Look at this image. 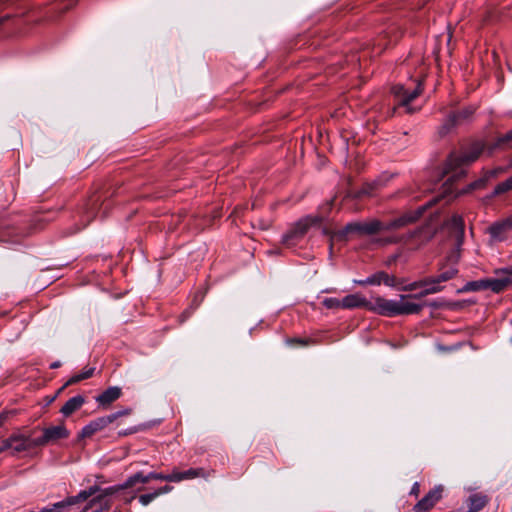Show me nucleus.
I'll use <instances>...</instances> for the list:
<instances>
[{
  "mask_svg": "<svg viewBox=\"0 0 512 512\" xmlns=\"http://www.w3.org/2000/svg\"><path fill=\"white\" fill-rule=\"evenodd\" d=\"M7 443L8 450H11L12 454L28 451L30 449L38 447L36 438H31L30 434H24L20 431L12 433L8 438L4 439Z\"/></svg>",
  "mask_w": 512,
  "mask_h": 512,
  "instance_id": "5",
  "label": "nucleus"
},
{
  "mask_svg": "<svg viewBox=\"0 0 512 512\" xmlns=\"http://www.w3.org/2000/svg\"><path fill=\"white\" fill-rule=\"evenodd\" d=\"M65 508H67V507L65 506L64 501H60V502L54 503L52 505V507H49L48 511L49 512H62L63 509H65Z\"/></svg>",
  "mask_w": 512,
  "mask_h": 512,
  "instance_id": "33",
  "label": "nucleus"
},
{
  "mask_svg": "<svg viewBox=\"0 0 512 512\" xmlns=\"http://www.w3.org/2000/svg\"><path fill=\"white\" fill-rule=\"evenodd\" d=\"M494 150L493 145L487 147L481 140H472L463 147V156L459 160H477L481 156L490 157ZM447 160H457L450 154Z\"/></svg>",
  "mask_w": 512,
  "mask_h": 512,
  "instance_id": "6",
  "label": "nucleus"
},
{
  "mask_svg": "<svg viewBox=\"0 0 512 512\" xmlns=\"http://www.w3.org/2000/svg\"><path fill=\"white\" fill-rule=\"evenodd\" d=\"M376 242L381 245H387V244L396 242V239L395 238L378 239V240H376Z\"/></svg>",
  "mask_w": 512,
  "mask_h": 512,
  "instance_id": "40",
  "label": "nucleus"
},
{
  "mask_svg": "<svg viewBox=\"0 0 512 512\" xmlns=\"http://www.w3.org/2000/svg\"><path fill=\"white\" fill-rule=\"evenodd\" d=\"M63 501H64L66 507H69V506H72V505H75V504L79 503L78 499H77V495L76 496L67 497Z\"/></svg>",
  "mask_w": 512,
  "mask_h": 512,
  "instance_id": "37",
  "label": "nucleus"
},
{
  "mask_svg": "<svg viewBox=\"0 0 512 512\" xmlns=\"http://www.w3.org/2000/svg\"><path fill=\"white\" fill-rule=\"evenodd\" d=\"M359 284H370V285H380L384 283L387 286L395 285V277L388 275L385 272H378L370 277H368L364 281H359Z\"/></svg>",
  "mask_w": 512,
  "mask_h": 512,
  "instance_id": "16",
  "label": "nucleus"
},
{
  "mask_svg": "<svg viewBox=\"0 0 512 512\" xmlns=\"http://www.w3.org/2000/svg\"><path fill=\"white\" fill-rule=\"evenodd\" d=\"M131 409L130 408H125V409H122V410H119L115 413H112L109 416V418L111 419V422L113 423L114 421H116L117 419L121 418V417H124V416H128L131 414Z\"/></svg>",
  "mask_w": 512,
  "mask_h": 512,
  "instance_id": "30",
  "label": "nucleus"
},
{
  "mask_svg": "<svg viewBox=\"0 0 512 512\" xmlns=\"http://www.w3.org/2000/svg\"><path fill=\"white\" fill-rule=\"evenodd\" d=\"M111 423V419L108 415L96 418L82 428L79 436L81 438L91 437L95 433L105 429Z\"/></svg>",
  "mask_w": 512,
  "mask_h": 512,
  "instance_id": "9",
  "label": "nucleus"
},
{
  "mask_svg": "<svg viewBox=\"0 0 512 512\" xmlns=\"http://www.w3.org/2000/svg\"><path fill=\"white\" fill-rule=\"evenodd\" d=\"M85 403V399L81 395L74 396L70 398L61 408L60 412L64 416H70L72 413L77 411L82 407V405Z\"/></svg>",
  "mask_w": 512,
  "mask_h": 512,
  "instance_id": "17",
  "label": "nucleus"
},
{
  "mask_svg": "<svg viewBox=\"0 0 512 512\" xmlns=\"http://www.w3.org/2000/svg\"><path fill=\"white\" fill-rule=\"evenodd\" d=\"M6 450H8V448H7V443H5V440H3V441L1 442V444H0V453L4 452V451H6Z\"/></svg>",
  "mask_w": 512,
  "mask_h": 512,
  "instance_id": "43",
  "label": "nucleus"
},
{
  "mask_svg": "<svg viewBox=\"0 0 512 512\" xmlns=\"http://www.w3.org/2000/svg\"><path fill=\"white\" fill-rule=\"evenodd\" d=\"M341 304L343 309H354V308H366L369 310L370 301L366 300L359 293L350 294L341 299Z\"/></svg>",
  "mask_w": 512,
  "mask_h": 512,
  "instance_id": "13",
  "label": "nucleus"
},
{
  "mask_svg": "<svg viewBox=\"0 0 512 512\" xmlns=\"http://www.w3.org/2000/svg\"><path fill=\"white\" fill-rule=\"evenodd\" d=\"M322 303L328 309L342 308L341 299L338 298H325Z\"/></svg>",
  "mask_w": 512,
  "mask_h": 512,
  "instance_id": "27",
  "label": "nucleus"
},
{
  "mask_svg": "<svg viewBox=\"0 0 512 512\" xmlns=\"http://www.w3.org/2000/svg\"><path fill=\"white\" fill-rule=\"evenodd\" d=\"M99 508L97 510L106 511L111 508V500L109 498H104L101 502L98 503Z\"/></svg>",
  "mask_w": 512,
  "mask_h": 512,
  "instance_id": "34",
  "label": "nucleus"
},
{
  "mask_svg": "<svg viewBox=\"0 0 512 512\" xmlns=\"http://www.w3.org/2000/svg\"><path fill=\"white\" fill-rule=\"evenodd\" d=\"M458 124L459 123L456 121V119L453 117V115L450 114L439 128L438 132H439L440 136H442V137L446 136Z\"/></svg>",
  "mask_w": 512,
  "mask_h": 512,
  "instance_id": "22",
  "label": "nucleus"
},
{
  "mask_svg": "<svg viewBox=\"0 0 512 512\" xmlns=\"http://www.w3.org/2000/svg\"><path fill=\"white\" fill-rule=\"evenodd\" d=\"M103 499L100 494H97L96 496L92 497V499L89 500L87 505L84 507L82 512H87L89 509L93 508L94 506L98 505L99 502H101Z\"/></svg>",
  "mask_w": 512,
  "mask_h": 512,
  "instance_id": "31",
  "label": "nucleus"
},
{
  "mask_svg": "<svg viewBox=\"0 0 512 512\" xmlns=\"http://www.w3.org/2000/svg\"><path fill=\"white\" fill-rule=\"evenodd\" d=\"M491 290L495 293H500L504 291L501 276L498 275L497 278H487L480 279L472 282H468L465 285V290L467 291H481V290Z\"/></svg>",
  "mask_w": 512,
  "mask_h": 512,
  "instance_id": "8",
  "label": "nucleus"
},
{
  "mask_svg": "<svg viewBox=\"0 0 512 512\" xmlns=\"http://www.w3.org/2000/svg\"><path fill=\"white\" fill-rule=\"evenodd\" d=\"M512 142V129L507 133L500 135L497 137L495 142L493 143L494 149H503L510 145Z\"/></svg>",
  "mask_w": 512,
  "mask_h": 512,
  "instance_id": "20",
  "label": "nucleus"
},
{
  "mask_svg": "<svg viewBox=\"0 0 512 512\" xmlns=\"http://www.w3.org/2000/svg\"><path fill=\"white\" fill-rule=\"evenodd\" d=\"M512 189V176L499 183L495 188V194H501Z\"/></svg>",
  "mask_w": 512,
  "mask_h": 512,
  "instance_id": "24",
  "label": "nucleus"
},
{
  "mask_svg": "<svg viewBox=\"0 0 512 512\" xmlns=\"http://www.w3.org/2000/svg\"><path fill=\"white\" fill-rule=\"evenodd\" d=\"M88 498H90L88 496V493L86 490H82L80 491L78 494H77V499H78V502H81V501H85L87 500Z\"/></svg>",
  "mask_w": 512,
  "mask_h": 512,
  "instance_id": "39",
  "label": "nucleus"
},
{
  "mask_svg": "<svg viewBox=\"0 0 512 512\" xmlns=\"http://www.w3.org/2000/svg\"><path fill=\"white\" fill-rule=\"evenodd\" d=\"M475 108L472 106L466 107L458 112L451 113L456 121L460 124L463 121H467L474 114Z\"/></svg>",
  "mask_w": 512,
  "mask_h": 512,
  "instance_id": "21",
  "label": "nucleus"
},
{
  "mask_svg": "<svg viewBox=\"0 0 512 512\" xmlns=\"http://www.w3.org/2000/svg\"><path fill=\"white\" fill-rule=\"evenodd\" d=\"M294 341H295V342H297V343H300V344H302V345H304V344H305V342H304V341H302V340H294Z\"/></svg>",
  "mask_w": 512,
  "mask_h": 512,
  "instance_id": "50",
  "label": "nucleus"
},
{
  "mask_svg": "<svg viewBox=\"0 0 512 512\" xmlns=\"http://www.w3.org/2000/svg\"><path fill=\"white\" fill-rule=\"evenodd\" d=\"M157 498V494L156 492H152V493H148V494H143V495H140L139 496V502L143 505V506H147L148 504H150L153 500H155Z\"/></svg>",
  "mask_w": 512,
  "mask_h": 512,
  "instance_id": "29",
  "label": "nucleus"
},
{
  "mask_svg": "<svg viewBox=\"0 0 512 512\" xmlns=\"http://www.w3.org/2000/svg\"><path fill=\"white\" fill-rule=\"evenodd\" d=\"M94 370L95 369L92 368V367L91 368H85L80 374H81L82 378L85 380V379L90 378L93 375Z\"/></svg>",
  "mask_w": 512,
  "mask_h": 512,
  "instance_id": "38",
  "label": "nucleus"
},
{
  "mask_svg": "<svg viewBox=\"0 0 512 512\" xmlns=\"http://www.w3.org/2000/svg\"><path fill=\"white\" fill-rule=\"evenodd\" d=\"M446 227L455 237L457 245L460 246L464 238V222L460 215H453L447 222Z\"/></svg>",
  "mask_w": 512,
  "mask_h": 512,
  "instance_id": "11",
  "label": "nucleus"
},
{
  "mask_svg": "<svg viewBox=\"0 0 512 512\" xmlns=\"http://www.w3.org/2000/svg\"><path fill=\"white\" fill-rule=\"evenodd\" d=\"M202 476H204V470L202 468H190L183 472L173 470L171 473V482H181Z\"/></svg>",
  "mask_w": 512,
  "mask_h": 512,
  "instance_id": "15",
  "label": "nucleus"
},
{
  "mask_svg": "<svg viewBox=\"0 0 512 512\" xmlns=\"http://www.w3.org/2000/svg\"><path fill=\"white\" fill-rule=\"evenodd\" d=\"M422 286H429V287L426 288L424 291H422L419 295H414L415 296L414 298L422 297V296H425L428 294H434L441 290V288L438 286V284H427V283H425V280L423 281Z\"/></svg>",
  "mask_w": 512,
  "mask_h": 512,
  "instance_id": "25",
  "label": "nucleus"
},
{
  "mask_svg": "<svg viewBox=\"0 0 512 512\" xmlns=\"http://www.w3.org/2000/svg\"><path fill=\"white\" fill-rule=\"evenodd\" d=\"M121 490H124V488H122V484L108 487L105 489H101V493H99V494L101 495L102 499H104V498H109L111 495H113Z\"/></svg>",
  "mask_w": 512,
  "mask_h": 512,
  "instance_id": "26",
  "label": "nucleus"
},
{
  "mask_svg": "<svg viewBox=\"0 0 512 512\" xmlns=\"http://www.w3.org/2000/svg\"><path fill=\"white\" fill-rule=\"evenodd\" d=\"M512 230V222L508 217L501 219L495 223H493L489 227V233L495 239L502 240L504 236Z\"/></svg>",
  "mask_w": 512,
  "mask_h": 512,
  "instance_id": "12",
  "label": "nucleus"
},
{
  "mask_svg": "<svg viewBox=\"0 0 512 512\" xmlns=\"http://www.w3.org/2000/svg\"><path fill=\"white\" fill-rule=\"evenodd\" d=\"M137 483H147L146 475H143L142 472H138L130 477L122 484V488L128 489L136 485Z\"/></svg>",
  "mask_w": 512,
  "mask_h": 512,
  "instance_id": "19",
  "label": "nucleus"
},
{
  "mask_svg": "<svg viewBox=\"0 0 512 512\" xmlns=\"http://www.w3.org/2000/svg\"><path fill=\"white\" fill-rule=\"evenodd\" d=\"M419 231H416L414 232L413 234H411V237H414L416 233H418Z\"/></svg>",
  "mask_w": 512,
  "mask_h": 512,
  "instance_id": "51",
  "label": "nucleus"
},
{
  "mask_svg": "<svg viewBox=\"0 0 512 512\" xmlns=\"http://www.w3.org/2000/svg\"><path fill=\"white\" fill-rule=\"evenodd\" d=\"M84 380L81 376V374H76L74 376H72L66 383L65 385L61 388V390H63L64 388H66L67 386H70V385H73V384H76L80 381Z\"/></svg>",
  "mask_w": 512,
  "mask_h": 512,
  "instance_id": "32",
  "label": "nucleus"
},
{
  "mask_svg": "<svg viewBox=\"0 0 512 512\" xmlns=\"http://www.w3.org/2000/svg\"><path fill=\"white\" fill-rule=\"evenodd\" d=\"M146 478H147V483L150 481V480H163V481H168V482H171V474H162V473H157V472H150L149 474L146 475Z\"/></svg>",
  "mask_w": 512,
  "mask_h": 512,
  "instance_id": "28",
  "label": "nucleus"
},
{
  "mask_svg": "<svg viewBox=\"0 0 512 512\" xmlns=\"http://www.w3.org/2000/svg\"><path fill=\"white\" fill-rule=\"evenodd\" d=\"M457 273V269L454 267H449L448 269L442 271L439 275L435 277H431L425 280V283L427 284H439L441 282H446L452 278Z\"/></svg>",
  "mask_w": 512,
  "mask_h": 512,
  "instance_id": "18",
  "label": "nucleus"
},
{
  "mask_svg": "<svg viewBox=\"0 0 512 512\" xmlns=\"http://www.w3.org/2000/svg\"><path fill=\"white\" fill-rule=\"evenodd\" d=\"M9 18V15L0 18V25Z\"/></svg>",
  "mask_w": 512,
  "mask_h": 512,
  "instance_id": "47",
  "label": "nucleus"
},
{
  "mask_svg": "<svg viewBox=\"0 0 512 512\" xmlns=\"http://www.w3.org/2000/svg\"><path fill=\"white\" fill-rule=\"evenodd\" d=\"M93 512H100V510H95V511H93Z\"/></svg>",
  "mask_w": 512,
  "mask_h": 512,
  "instance_id": "53",
  "label": "nucleus"
},
{
  "mask_svg": "<svg viewBox=\"0 0 512 512\" xmlns=\"http://www.w3.org/2000/svg\"><path fill=\"white\" fill-rule=\"evenodd\" d=\"M70 435V432L66 429L63 424L46 427L43 429V434L41 437L36 438V442L38 447L46 446L48 444L56 443L61 439H66Z\"/></svg>",
  "mask_w": 512,
  "mask_h": 512,
  "instance_id": "7",
  "label": "nucleus"
},
{
  "mask_svg": "<svg viewBox=\"0 0 512 512\" xmlns=\"http://www.w3.org/2000/svg\"><path fill=\"white\" fill-rule=\"evenodd\" d=\"M5 419H6V416L3 414H0V427L3 425Z\"/></svg>",
  "mask_w": 512,
  "mask_h": 512,
  "instance_id": "46",
  "label": "nucleus"
},
{
  "mask_svg": "<svg viewBox=\"0 0 512 512\" xmlns=\"http://www.w3.org/2000/svg\"><path fill=\"white\" fill-rule=\"evenodd\" d=\"M443 487L437 486L432 489L423 499H421L417 505L416 509L421 512L428 511L431 509L437 501H439L442 497Z\"/></svg>",
  "mask_w": 512,
  "mask_h": 512,
  "instance_id": "10",
  "label": "nucleus"
},
{
  "mask_svg": "<svg viewBox=\"0 0 512 512\" xmlns=\"http://www.w3.org/2000/svg\"><path fill=\"white\" fill-rule=\"evenodd\" d=\"M372 186L368 185L367 187H364L358 194V196L361 195H370Z\"/></svg>",
  "mask_w": 512,
  "mask_h": 512,
  "instance_id": "42",
  "label": "nucleus"
},
{
  "mask_svg": "<svg viewBox=\"0 0 512 512\" xmlns=\"http://www.w3.org/2000/svg\"><path fill=\"white\" fill-rule=\"evenodd\" d=\"M418 490H419V486H418V483H415L413 488H412V493H415L417 494L418 493Z\"/></svg>",
  "mask_w": 512,
  "mask_h": 512,
  "instance_id": "45",
  "label": "nucleus"
},
{
  "mask_svg": "<svg viewBox=\"0 0 512 512\" xmlns=\"http://www.w3.org/2000/svg\"><path fill=\"white\" fill-rule=\"evenodd\" d=\"M423 91V84L417 80L414 88L407 87L403 84L394 85L391 89L392 94L397 99L398 103L392 110L390 115H394L396 108L404 107L407 113H413L414 109L410 107V103L416 99Z\"/></svg>",
  "mask_w": 512,
  "mask_h": 512,
  "instance_id": "3",
  "label": "nucleus"
},
{
  "mask_svg": "<svg viewBox=\"0 0 512 512\" xmlns=\"http://www.w3.org/2000/svg\"><path fill=\"white\" fill-rule=\"evenodd\" d=\"M89 497H94L97 494L101 493V488L99 486H91L88 489H86Z\"/></svg>",
  "mask_w": 512,
  "mask_h": 512,
  "instance_id": "35",
  "label": "nucleus"
},
{
  "mask_svg": "<svg viewBox=\"0 0 512 512\" xmlns=\"http://www.w3.org/2000/svg\"><path fill=\"white\" fill-rule=\"evenodd\" d=\"M412 297V295H400L398 300L375 297L370 301L369 311L386 317L417 314L422 310V305L410 301Z\"/></svg>",
  "mask_w": 512,
  "mask_h": 512,
  "instance_id": "2",
  "label": "nucleus"
},
{
  "mask_svg": "<svg viewBox=\"0 0 512 512\" xmlns=\"http://www.w3.org/2000/svg\"><path fill=\"white\" fill-rule=\"evenodd\" d=\"M173 489L172 486H169V485H165L159 489H157L155 492L157 494V497H159L160 495H163V494H166V493H169L171 492Z\"/></svg>",
  "mask_w": 512,
  "mask_h": 512,
  "instance_id": "36",
  "label": "nucleus"
},
{
  "mask_svg": "<svg viewBox=\"0 0 512 512\" xmlns=\"http://www.w3.org/2000/svg\"><path fill=\"white\" fill-rule=\"evenodd\" d=\"M496 274L501 276L504 290L512 286V268L497 270Z\"/></svg>",
  "mask_w": 512,
  "mask_h": 512,
  "instance_id": "23",
  "label": "nucleus"
},
{
  "mask_svg": "<svg viewBox=\"0 0 512 512\" xmlns=\"http://www.w3.org/2000/svg\"><path fill=\"white\" fill-rule=\"evenodd\" d=\"M135 430H130L129 432H124V433H121L122 435H127V434H131V433H134Z\"/></svg>",
  "mask_w": 512,
  "mask_h": 512,
  "instance_id": "49",
  "label": "nucleus"
},
{
  "mask_svg": "<svg viewBox=\"0 0 512 512\" xmlns=\"http://www.w3.org/2000/svg\"><path fill=\"white\" fill-rule=\"evenodd\" d=\"M61 366V363L59 361H56V362H53L51 365H50V368L52 369H56V368H59Z\"/></svg>",
  "mask_w": 512,
  "mask_h": 512,
  "instance_id": "44",
  "label": "nucleus"
},
{
  "mask_svg": "<svg viewBox=\"0 0 512 512\" xmlns=\"http://www.w3.org/2000/svg\"><path fill=\"white\" fill-rule=\"evenodd\" d=\"M510 342H511V344H512V337L510 338Z\"/></svg>",
  "mask_w": 512,
  "mask_h": 512,
  "instance_id": "54",
  "label": "nucleus"
},
{
  "mask_svg": "<svg viewBox=\"0 0 512 512\" xmlns=\"http://www.w3.org/2000/svg\"><path fill=\"white\" fill-rule=\"evenodd\" d=\"M121 394L122 392L119 387H109L96 397V402L103 407H108L111 403L119 399Z\"/></svg>",
  "mask_w": 512,
  "mask_h": 512,
  "instance_id": "14",
  "label": "nucleus"
},
{
  "mask_svg": "<svg viewBox=\"0 0 512 512\" xmlns=\"http://www.w3.org/2000/svg\"><path fill=\"white\" fill-rule=\"evenodd\" d=\"M422 285H423V282H419V283H418V282H415V283H412V284H410V285L406 286V287L404 288V290H406V291H411V290H414V289H416V288H418V287H420V286H422Z\"/></svg>",
  "mask_w": 512,
  "mask_h": 512,
  "instance_id": "41",
  "label": "nucleus"
},
{
  "mask_svg": "<svg viewBox=\"0 0 512 512\" xmlns=\"http://www.w3.org/2000/svg\"><path fill=\"white\" fill-rule=\"evenodd\" d=\"M431 202L419 207L414 212H409L397 219L382 222L377 219L369 221L350 222L342 229L335 232L334 236L339 240H347L350 236H370L382 231L396 230L418 220Z\"/></svg>",
  "mask_w": 512,
  "mask_h": 512,
  "instance_id": "1",
  "label": "nucleus"
},
{
  "mask_svg": "<svg viewBox=\"0 0 512 512\" xmlns=\"http://www.w3.org/2000/svg\"><path fill=\"white\" fill-rule=\"evenodd\" d=\"M321 221L318 217L307 216L300 219L294 226L283 236L282 243L291 248L295 246L307 233L308 229Z\"/></svg>",
  "mask_w": 512,
  "mask_h": 512,
  "instance_id": "4",
  "label": "nucleus"
},
{
  "mask_svg": "<svg viewBox=\"0 0 512 512\" xmlns=\"http://www.w3.org/2000/svg\"><path fill=\"white\" fill-rule=\"evenodd\" d=\"M270 226L269 223L261 224V228L267 229Z\"/></svg>",
  "mask_w": 512,
  "mask_h": 512,
  "instance_id": "48",
  "label": "nucleus"
},
{
  "mask_svg": "<svg viewBox=\"0 0 512 512\" xmlns=\"http://www.w3.org/2000/svg\"><path fill=\"white\" fill-rule=\"evenodd\" d=\"M431 237H432V235H429L428 237H426L425 240L427 241L428 239H431Z\"/></svg>",
  "mask_w": 512,
  "mask_h": 512,
  "instance_id": "52",
  "label": "nucleus"
}]
</instances>
